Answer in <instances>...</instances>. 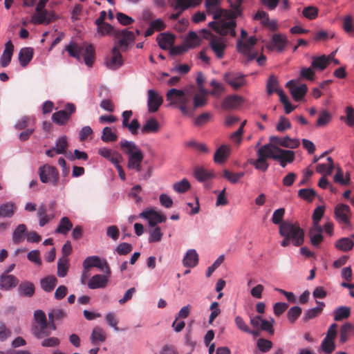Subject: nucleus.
I'll return each instance as SVG.
<instances>
[{
    "mask_svg": "<svg viewBox=\"0 0 354 354\" xmlns=\"http://www.w3.org/2000/svg\"><path fill=\"white\" fill-rule=\"evenodd\" d=\"M48 324L45 313L42 310H36L34 312V321L32 325Z\"/></svg>",
    "mask_w": 354,
    "mask_h": 354,
    "instance_id": "obj_61",
    "label": "nucleus"
},
{
    "mask_svg": "<svg viewBox=\"0 0 354 354\" xmlns=\"http://www.w3.org/2000/svg\"><path fill=\"white\" fill-rule=\"evenodd\" d=\"M118 136L111 127H106L102 129L101 140L104 142H111L116 141Z\"/></svg>",
    "mask_w": 354,
    "mask_h": 354,
    "instance_id": "obj_46",
    "label": "nucleus"
},
{
    "mask_svg": "<svg viewBox=\"0 0 354 354\" xmlns=\"http://www.w3.org/2000/svg\"><path fill=\"white\" fill-rule=\"evenodd\" d=\"M82 54H83L85 64L91 67L93 65L95 59V51L93 47L91 45H86L83 48Z\"/></svg>",
    "mask_w": 354,
    "mask_h": 354,
    "instance_id": "obj_42",
    "label": "nucleus"
},
{
    "mask_svg": "<svg viewBox=\"0 0 354 354\" xmlns=\"http://www.w3.org/2000/svg\"><path fill=\"white\" fill-rule=\"evenodd\" d=\"M279 82L277 79L274 75H270L266 85L267 92L269 95L276 92L278 88Z\"/></svg>",
    "mask_w": 354,
    "mask_h": 354,
    "instance_id": "obj_62",
    "label": "nucleus"
},
{
    "mask_svg": "<svg viewBox=\"0 0 354 354\" xmlns=\"http://www.w3.org/2000/svg\"><path fill=\"white\" fill-rule=\"evenodd\" d=\"M279 147L272 145L271 143H268L261 146L257 151V156H262L264 159L267 160L268 158L274 159V156Z\"/></svg>",
    "mask_w": 354,
    "mask_h": 354,
    "instance_id": "obj_24",
    "label": "nucleus"
},
{
    "mask_svg": "<svg viewBox=\"0 0 354 354\" xmlns=\"http://www.w3.org/2000/svg\"><path fill=\"white\" fill-rule=\"evenodd\" d=\"M318 8L313 6H306L303 9L302 15L308 20H313L318 15Z\"/></svg>",
    "mask_w": 354,
    "mask_h": 354,
    "instance_id": "obj_52",
    "label": "nucleus"
},
{
    "mask_svg": "<svg viewBox=\"0 0 354 354\" xmlns=\"http://www.w3.org/2000/svg\"><path fill=\"white\" fill-rule=\"evenodd\" d=\"M69 261L68 258H60L57 261V275L59 277H64L68 273Z\"/></svg>",
    "mask_w": 354,
    "mask_h": 354,
    "instance_id": "obj_45",
    "label": "nucleus"
},
{
    "mask_svg": "<svg viewBox=\"0 0 354 354\" xmlns=\"http://www.w3.org/2000/svg\"><path fill=\"white\" fill-rule=\"evenodd\" d=\"M250 164L252 165L255 169L262 171H266L269 167L267 160L264 159L261 156H258L257 160L251 161Z\"/></svg>",
    "mask_w": 354,
    "mask_h": 354,
    "instance_id": "obj_59",
    "label": "nucleus"
},
{
    "mask_svg": "<svg viewBox=\"0 0 354 354\" xmlns=\"http://www.w3.org/2000/svg\"><path fill=\"white\" fill-rule=\"evenodd\" d=\"M39 179L43 183H50L57 187L59 183V173L54 166L46 164L38 169Z\"/></svg>",
    "mask_w": 354,
    "mask_h": 354,
    "instance_id": "obj_4",
    "label": "nucleus"
},
{
    "mask_svg": "<svg viewBox=\"0 0 354 354\" xmlns=\"http://www.w3.org/2000/svg\"><path fill=\"white\" fill-rule=\"evenodd\" d=\"M279 147L272 145L271 143H268L261 146L257 151V156H262L264 159L267 160L268 158L274 159V156Z\"/></svg>",
    "mask_w": 354,
    "mask_h": 354,
    "instance_id": "obj_23",
    "label": "nucleus"
},
{
    "mask_svg": "<svg viewBox=\"0 0 354 354\" xmlns=\"http://www.w3.org/2000/svg\"><path fill=\"white\" fill-rule=\"evenodd\" d=\"M302 310L299 306L291 307L287 313V318L290 323L293 324L300 317Z\"/></svg>",
    "mask_w": 354,
    "mask_h": 354,
    "instance_id": "obj_51",
    "label": "nucleus"
},
{
    "mask_svg": "<svg viewBox=\"0 0 354 354\" xmlns=\"http://www.w3.org/2000/svg\"><path fill=\"white\" fill-rule=\"evenodd\" d=\"M328 66V57L325 55L313 56L311 66L317 71H324Z\"/></svg>",
    "mask_w": 354,
    "mask_h": 354,
    "instance_id": "obj_32",
    "label": "nucleus"
},
{
    "mask_svg": "<svg viewBox=\"0 0 354 354\" xmlns=\"http://www.w3.org/2000/svg\"><path fill=\"white\" fill-rule=\"evenodd\" d=\"M106 335L104 330L99 326L95 327L91 335V342L93 345L99 344L106 340Z\"/></svg>",
    "mask_w": 354,
    "mask_h": 354,
    "instance_id": "obj_33",
    "label": "nucleus"
},
{
    "mask_svg": "<svg viewBox=\"0 0 354 354\" xmlns=\"http://www.w3.org/2000/svg\"><path fill=\"white\" fill-rule=\"evenodd\" d=\"M221 15L222 10L221 9H216L213 14L214 19H218V26H217L216 28V32L223 36L230 35L231 37H235V27L236 26L235 19L233 18L219 19Z\"/></svg>",
    "mask_w": 354,
    "mask_h": 354,
    "instance_id": "obj_3",
    "label": "nucleus"
},
{
    "mask_svg": "<svg viewBox=\"0 0 354 354\" xmlns=\"http://www.w3.org/2000/svg\"><path fill=\"white\" fill-rule=\"evenodd\" d=\"M321 348L325 354H330L335 348L333 339L324 338L321 344Z\"/></svg>",
    "mask_w": 354,
    "mask_h": 354,
    "instance_id": "obj_55",
    "label": "nucleus"
},
{
    "mask_svg": "<svg viewBox=\"0 0 354 354\" xmlns=\"http://www.w3.org/2000/svg\"><path fill=\"white\" fill-rule=\"evenodd\" d=\"M14 52V45L11 40L5 44V49L0 57V65L1 67H6L11 62Z\"/></svg>",
    "mask_w": 354,
    "mask_h": 354,
    "instance_id": "obj_20",
    "label": "nucleus"
},
{
    "mask_svg": "<svg viewBox=\"0 0 354 354\" xmlns=\"http://www.w3.org/2000/svg\"><path fill=\"white\" fill-rule=\"evenodd\" d=\"M56 19L55 14L47 10H41L32 16V22L35 24H49Z\"/></svg>",
    "mask_w": 354,
    "mask_h": 354,
    "instance_id": "obj_13",
    "label": "nucleus"
},
{
    "mask_svg": "<svg viewBox=\"0 0 354 354\" xmlns=\"http://www.w3.org/2000/svg\"><path fill=\"white\" fill-rule=\"evenodd\" d=\"M279 234L283 237H288L295 246L303 244L304 241V230L297 224L283 222L279 225Z\"/></svg>",
    "mask_w": 354,
    "mask_h": 354,
    "instance_id": "obj_2",
    "label": "nucleus"
},
{
    "mask_svg": "<svg viewBox=\"0 0 354 354\" xmlns=\"http://www.w3.org/2000/svg\"><path fill=\"white\" fill-rule=\"evenodd\" d=\"M190 187L189 181L184 178L182 180L174 184L173 188L178 193H184Z\"/></svg>",
    "mask_w": 354,
    "mask_h": 354,
    "instance_id": "obj_63",
    "label": "nucleus"
},
{
    "mask_svg": "<svg viewBox=\"0 0 354 354\" xmlns=\"http://www.w3.org/2000/svg\"><path fill=\"white\" fill-rule=\"evenodd\" d=\"M183 266L186 268H192L198 263V255L194 249H189L187 251L183 259Z\"/></svg>",
    "mask_w": 354,
    "mask_h": 354,
    "instance_id": "obj_25",
    "label": "nucleus"
},
{
    "mask_svg": "<svg viewBox=\"0 0 354 354\" xmlns=\"http://www.w3.org/2000/svg\"><path fill=\"white\" fill-rule=\"evenodd\" d=\"M147 95V108L149 112H156L163 102L162 97L153 89H149Z\"/></svg>",
    "mask_w": 354,
    "mask_h": 354,
    "instance_id": "obj_10",
    "label": "nucleus"
},
{
    "mask_svg": "<svg viewBox=\"0 0 354 354\" xmlns=\"http://www.w3.org/2000/svg\"><path fill=\"white\" fill-rule=\"evenodd\" d=\"M19 280L13 274L2 273L0 276V289L9 291L17 286Z\"/></svg>",
    "mask_w": 354,
    "mask_h": 354,
    "instance_id": "obj_16",
    "label": "nucleus"
},
{
    "mask_svg": "<svg viewBox=\"0 0 354 354\" xmlns=\"http://www.w3.org/2000/svg\"><path fill=\"white\" fill-rule=\"evenodd\" d=\"M323 228L320 225H313L309 231V236L312 245L318 247L322 242L324 236Z\"/></svg>",
    "mask_w": 354,
    "mask_h": 354,
    "instance_id": "obj_18",
    "label": "nucleus"
},
{
    "mask_svg": "<svg viewBox=\"0 0 354 354\" xmlns=\"http://www.w3.org/2000/svg\"><path fill=\"white\" fill-rule=\"evenodd\" d=\"M163 236L160 227H155L153 229L149 230V242L156 243L159 242Z\"/></svg>",
    "mask_w": 354,
    "mask_h": 354,
    "instance_id": "obj_58",
    "label": "nucleus"
},
{
    "mask_svg": "<svg viewBox=\"0 0 354 354\" xmlns=\"http://www.w3.org/2000/svg\"><path fill=\"white\" fill-rule=\"evenodd\" d=\"M73 228V223L70 219L66 217H62L55 230V233H60L66 235Z\"/></svg>",
    "mask_w": 354,
    "mask_h": 354,
    "instance_id": "obj_40",
    "label": "nucleus"
},
{
    "mask_svg": "<svg viewBox=\"0 0 354 354\" xmlns=\"http://www.w3.org/2000/svg\"><path fill=\"white\" fill-rule=\"evenodd\" d=\"M351 315V308L341 306L336 308L333 311V319L338 322L347 319Z\"/></svg>",
    "mask_w": 354,
    "mask_h": 354,
    "instance_id": "obj_39",
    "label": "nucleus"
},
{
    "mask_svg": "<svg viewBox=\"0 0 354 354\" xmlns=\"http://www.w3.org/2000/svg\"><path fill=\"white\" fill-rule=\"evenodd\" d=\"M298 195L302 199L311 202L316 196V192L313 189H301L298 192Z\"/></svg>",
    "mask_w": 354,
    "mask_h": 354,
    "instance_id": "obj_54",
    "label": "nucleus"
},
{
    "mask_svg": "<svg viewBox=\"0 0 354 354\" xmlns=\"http://www.w3.org/2000/svg\"><path fill=\"white\" fill-rule=\"evenodd\" d=\"M83 47L76 43L71 42L66 46L65 50L68 53L69 55L81 61V55L83 52Z\"/></svg>",
    "mask_w": 354,
    "mask_h": 354,
    "instance_id": "obj_41",
    "label": "nucleus"
},
{
    "mask_svg": "<svg viewBox=\"0 0 354 354\" xmlns=\"http://www.w3.org/2000/svg\"><path fill=\"white\" fill-rule=\"evenodd\" d=\"M185 145L187 148L194 149L201 153H208L209 152V150L205 144L199 143L195 140H191L186 142Z\"/></svg>",
    "mask_w": 354,
    "mask_h": 354,
    "instance_id": "obj_48",
    "label": "nucleus"
},
{
    "mask_svg": "<svg viewBox=\"0 0 354 354\" xmlns=\"http://www.w3.org/2000/svg\"><path fill=\"white\" fill-rule=\"evenodd\" d=\"M314 71L315 69L311 66L310 67H304L300 70V77L304 80L313 81L315 76Z\"/></svg>",
    "mask_w": 354,
    "mask_h": 354,
    "instance_id": "obj_60",
    "label": "nucleus"
},
{
    "mask_svg": "<svg viewBox=\"0 0 354 354\" xmlns=\"http://www.w3.org/2000/svg\"><path fill=\"white\" fill-rule=\"evenodd\" d=\"M160 125L157 120L154 118H151L146 121L141 129V131L143 133H155L158 131Z\"/></svg>",
    "mask_w": 354,
    "mask_h": 354,
    "instance_id": "obj_44",
    "label": "nucleus"
},
{
    "mask_svg": "<svg viewBox=\"0 0 354 354\" xmlns=\"http://www.w3.org/2000/svg\"><path fill=\"white\" fill-rule=\"evenodd\" d=\"M98 153L104 158L114 164L115 161H118L121 158V155L112 149L107 147H100L98 149Z\"/></svg>",
    "mask_w": 354,
    "mask_h": 354,
    "instance_id": "obj_29",
    "label": "nucleus"
},
{
    "mask_svg": "<svg viewBox=\"0 0 354 354\" xmlns=\"http://www.w3.org/2000/svg\"><path fill=\"white\" fill-rule=\"evenodd\" d=\"M28 230L25 224H19L13 230L12 240L14 244L18 245L22 243L26 239Z\"/></svg>",
    "mask_w": 354,
    "mask_h": 354,
    "instance_id": "obj_21",
    "label": "nucleus"
},
{
    "mask_svg": "<svg viewBox=\"0 0 354 354\" xmlns=\"http://www.w3.org/2000/svg\"><path fill=\"white\" fill-rule=\"evenodd\" d=\"M287 44V37L281 33L274 34L271 37L268 48L272 50L281 53L285 50Z\"/></svg>",
    "mask_w": 354,
    "mask_h": 354,
    "instance_id": "obj_12",
    "label": "nucleus"
},
{
    "mask_svg": "<svg viewBox=\"0 0 354 354\" xmlns=\"http://www.w3.org/2000/svg\"><path fill=\"white\" fill-rule=\"evenodd\" d=\"M236 48L239 53L247 56L248 62L254 59L257 57V53H252V48L241 39L237 40Z\"/></svg>",
    "mask_w": 354,
    "mask_h": 354,
    "instance_id": "obj_27",
    "label": "nucleus"
},
{
    "mask_svg": "<svg viewBox=\"0 0 354 354\" xmlns=\"http://www.w3.org/2000/svg\"><path fill=\"white\" fill-rule=\"evenodd\" d=\"M209 84L213 87L209 94L216 98H219L221 94L225 91V86L214 79L209 82Z\"/></svg>",
    "mask_w": 354,
    "mask_h": 354,
    "instance_id": "obj_47",
    "label": "nucleus"
},
{
    "mask_svg": "<svg viewBox=\"0 0 354 354\" xmlns=\"http://www.w3.org/2000/svg\"><path fill=\"white\" fill-rule=\"evenodd\" d=\"M275 323V320L272 317H270L268 319H262L261 323V329L266 331L269 335H273L274 330L273 326Z\"/></svg>",
    "mask_w": 354,
    "mask_h": 354,
    "instance_id": "obj_50",
    "label": "nucleus"
},
{
    "mask_svg": "<svg viewBox=\"0 0 354 354\" xmlns=\"http://www.w3.org/2000/svg\"><path fill=\"white\" fill-rule=\"evenodd\" d=\"M75 111V106L68 103L64 110L56 111L52 115V120L58 125L65 124L71 118V114Z\"/></svg>",
    "mask_w": 354,
    "mask_h": 354,
    "instance_id": "obj_7",
    "label": "nucleus"
},
{
    "mask_svg": "<svg viewBox=\"0 0 354 354\" xmlns=\"http://www.w3.org/2000/svg\"><path fill=\"white\" fill-rule=\"evenodd\" d=\"M335 248L342 252H348L354 246V242L348 237H344L338 239L335 243Z\"/></svg>",
    "mask_w": 354,
    "mask_h": 354,
    "instance_id": "obj_38",
    "label": "nucleus"
},
{
    "mask_svg": "<svg viewBox=\"0 0 354 354\" xmlns=\"http://www.w3.org/2000/svg\"><path fill=\"white\" fill-rule=\"evenodd\" d=\"M246 75L239 71H228L223 74V80L233 90H239L247 84Z\"/></svg>",
    "mask_w": 354,
    "mask_h": 354,
    "instance_id": "obj_5",
    "label": "nucleus"
},
{
    "mask_svg": "<svg viewBox=\"0 0 354 354\" xmlns=\"http://www.w3.org/2000/svg\"><path fill=\"white\" fill-rule=\"evenodd\" d=\"M295 158V152L292 150H285L279 147L274 156V160L277 162L286 160L293 162Z\"/></svg>",
    "mask_w": 354,
    "mask_h": 354,
    "instance_id": "obj_34",
    "label": "nucleus"
},
{
    "mask_svg": "<svg viewBox=\"0 0 354 354\" xmlns=\"http://www.w3.org/2000/svg\"><path fill=\"white\" fill-rule=\"evenodd\" d=\"M243 102L242 97L238 95H229L226 96L221 104L223 110H232L239 107Z\"/></svg>",
    "mask_w": 354,
    "mask_h": 354,
    "instance_id": "obj_17",
    "label": "nucleus"
},
{
    "mask_svg": "<svg viewBox=\"0 0 354 354\" xmlns=\"http://www.w3.org/2000/svg\"><path fill=\"white\" fill-rule=\"evenodd\" d=\"M333 180L335 183H339L342 185H346L349 184L350 176L348 174H346V177L344 178L342 170L341 168L338 167L337 172L333 177Z\"/></svg>",
    "mask_w": 354,
    "mask_h": 354,
    "instance_id": "obj_53",
    "label": "nucleus"
},
{
    "mask_svg": "<svg viewBox=\"0 0 354 354\" xmlns=\"http://www.w3.org/2000/svg\"><path fill=\"white\" fill-rule=\"evenodd\" d=\"M33 57V49L30 47L22 48L19 52V61L22 67H26Z\"/></svg>",
    "mask_w": 354,
    "mask_h": 354,
    "instance_id": "obj_30",
    "label": "nucleus"
},
{
    "mask_svg": "<svg viewBox=\"0 0 354 354\" xmlns=\"http://www.w3.org/2000/svg\"><path fill=\"white\" fill-rule=\"evenodd\" d=\"M166 99L170 102V105L178 106L182 104H187L188 97L185 95L183 90L171 88L167 92Z\"/></svg>",
    "mask_w": 354,
    "mask_h": 354,
    "instance_id": "obj_9",
    "label": "nucleus"
},
{
    "mask_svg": "<svg viewBox=\"0 0 354 354\" xmlns=\"http://www.w3.org/2000/svg\"><path fill=\"white\" fill-rule=\"evenodd\" d=\"M54 149L57 154H64L66 152L68 148L67 137L66 136H62L59 137L55 141V145Z\"/></svg>",
    "mask_w": 354,
    "mask_h": 354,
    "instance_id": "obj_43",
    "label": "nucleus"
},
{
    "mask_svg": "<svg viewBox=\"0 0 354 354\" xmlns=\"http://www.w3.org/2000/svg\"><path fill=\"white\" fill-rule=\"evenodd\" d=\"M194 175L196 179L199 182H206L214 176L213 173L202 167H196L194 171Z\"/></svg>",
    "mask_w": 354,
    "mask_h": 354,
    "instance_id": "obj_37",
    "label": "nucleus"
},
{
    "mask_svg": "<svg viewBox=\"0 0 354 354\" xmlns=\"http://www.w3.org/2000/svg\"><path fill=\"white\" fill-rule=\"evenodd\" d=\"M192 0H176L174 3H172V6L176 10L185 11L189 8H192Z\"/></svg>",
    "mask_w": 354,
    "mask_h": 354,
    "instance_id": "obj_64",
    "label": "nucleus"
},
{
    "mask_svg": "<svg viewBox=\"0 0 354 354\" xmlns=\"http://www.w3.org/2000/svg\"><path fill=\"white\" fill-rule=\"evenodd\" d=\"M57 283V278L53 276H48L40 280L41 288L46 292H52Z\"/></svg>",
    "mask_w": 354,
    "mask_h": 354,
    "instance_id": "obj_35",
    "label": "nucleus"
},
{
    "mask_svg": "<svg viewBox=\"0 0 354 354\" xmlns=\"http://www.w3.org/2000/svg\"><path fill=\"white\" fill-rule=\"evenodd\" d=\"M156 41L161 49L167 50L174 44L175 37L174 35L170 33H160L157 36Z\"/></svg>",
    "mask_w": 354,
    "mask_h": 354,
    "instance_id": "obj_22",
    "label": "nucleus"
},
{
    "mask_svg": "<svg viewBox=\"0 0 354 354\" xmlns=\"http://www.w3.org/2000/svg\"><path fill=\"white\" fill-rule=\"evenodd\" d=\"M17 207L14 203L6 202L0 205V217L1 218H11L15 211Z\"/></svg>",
    "mask_w": 354,
    "mask_h": 354,
    "instance_id": "obj_36",
    "label": "nucleus"
},
{
    "mask_svg": "<svg viewBox=\"0 0 354 354\" xmlns=\"http://www.w3.org/2000/svg\"><path fill=\"white\" fill-rule=\"evenodd\" d=\"M230 154V147L223 145L217 149L214 155V161L217 164L224 163Z\"/></svg>",
    "mask_w": 354,
    "mask_h": 354,
    "instance_id": "obj_26",
    "label": "nucleus"
},
{
    "mask_svg": "<svg viewBox=\"0 0 354 354\" xmlns=\"http://www.w3.org/2000/svg\"><path fill=\"white\" fill-rule=\"evenodd\" d=\"M287 86H290V93L295 101H301L304 97L308 91L307 86L304 84L297 86L294 80H290L286 84Z\"/></svg>",
    "mask_w": 354,
    "mask_h": 354,
    "instance_id": "obj_15",
    "label": "nucleus"
},
{
    "mask_svg": "<svg viewBox=\"0 0 354 354\" xmlns=\"http://www.w3.org/2000/svg\"><path fill=\"white\" fill-rule=\"evenodd\" d=\"M244 175L245 173L243 171L232 173L227 169H224L223 171V176L232 184L238 183L239 180L244 176Z\"/></svg>",
    "mask_w": 354,
    "mask_h": 354,
    "instance_id": "obj_49",
    "label": "nucleus"
},
{
    "mask_svg": "<svg viewBox=\"0 0 354 354\" xmlns=\"http://www.w3.org/2000/svg\"><path fill=\"white\" fill-rule=\"evenodd\" d=\"M335 218L340 224L351 225V211L350 207L344 203L337 204L334 209Z\"/></svg>",
    "mask_w": 354,
    "mask_h": 354,
    "instance_id": "obj_6",
    "label": "nucleus"
},
{
    "mask_svg": "<svg viewBox=\"0 0 354 354\" xmlns=\"http://www.w3.org/2000/svg\"><path fill=\"white\" fill-rule=\"evenodd\" d=\"M108 283V277L103 274H95L88 281V287L91 290L104 288Z\"/></svg>",
    "mask_w": 354,
    "mask_h": 354,
    "instance_id": "obj_19",
    "label": "nucleus"
},
{
    "mask_svg": "<svg viewBox=\"0 0 354 354\" xmlns=\"http://www.w3.org/2000/svg\"><path fill=\"white\" fill-rule=\"evenodd\" d=\"M342 28L346 33L354 35V26L351 15H346L344 17Z\"/></svg>",
    "mask_w": 354,
    "mask_h": 354,
    "instance_id": "obj_57",
    "label": "nucleus"
},
{
    "mask_svg": "<svg viewBox=\"0 0 354 354\" xmlns=\"http://www.w3.org/2000/svg\"><path fill=\"white\" fill-rule=\"evenodd\" d=\"M209 45L218 59H222L226 49V44L223 38L216 36L212 37Z\"/></svg>",
    "mask_w": 354,
    "mask_h": 354,
    "instance_id": "obj_11",
    "label": "nucleus"
},
{
    "mask_svg": "<svg viewBox=\"0 0 354 354\" xmlns=\"http://www.w3.org/2000/svg\"><path fill=\"white\" fill-rule=\"evenodd\" d=\"M120 147L127 156V167L130 170L140 173L142 171V162L144 159V153L133 141L122 139Z\"/></svg>",
    "mask_w": 354,
    "mask_h": 354,
    "instance_id": "obj_1",
    "label": "nucleus"
},
{
    "mask_svg": "<svg viewBox=\"0 0 354 354\" xmlns=\"http://www.w3.org/2000/svg\"><path fill=\"white\" fill-rule=\"evenodd\" d=\"M17 292L21 297H31L35 293V286L30 281H24L19 285Z\"/></svg>",
    "mask_w": 354,
    "mask_h": 354,
    "instance_id": "obj_28",
    "label": "nucleus"
},
{
    "mask_svg": "<svg viewBox=\"0 0 354 354\" xmlns=\"http://www.w3.org/2000/svg\"><path fill=\"white\" fill-rule=\"evenodd\" d=\"M31 332L37 339L48 337L51 334V332L48 330V324L32 325Z\"/></svg>",
    "mask_w": 354,
    "mask_h": 354,
    "instance_id": "obj_31",
    "label": "nucleus"
},
{
    "mask_svg": "<svg viewBox=\"0 0 354 354\" xmlns=\"http://www.w3.org/2000/svg\"><path fill=\"white\" fill-rule=\"evenodd\" d=\"M111 53L112 56L106 59L105 64L108 68L116 70L122 66L123 59L117 46H113Z\"/></svg>",
    "mask_w": 354,
    "mask_h": 354,
    "instance_id": "obj_14",
    "label": "nucleus"
},
{
    "mask_svg": "<svg viewBox=\"0 0 354 354\" xmlns=\"http://www.w3.org/2000/svg\"><path fill=\"white\" fill-rule=\"evenodd\" d=\"M140 217L148 221L149 225L156 227L157 224L163 223L167 218L162 214L153 208L146 209L140 214Z\"/></svg>",
    "mask_w": 354,
    "mask_h": 354,
    "instance_id": "obj_8",
    "label": "nucleus"
},
{
    "mask_svg": "<svg viewBox=\"0 0 354 354\" xmlns=\"http://www.w3.org/2000/svg\"><path fill=\"white\" fill-rule=\"evenodd\" d=\"M335 33L333 32H328L326 30H319L314 34L313 39L316 41H326L333 38Z\"/></svg>",
    "mask_w": 354,
    "mask_h": 354,
    "instance_id": "obj_56",
    "label": "nucleus"
}]
</instances>
